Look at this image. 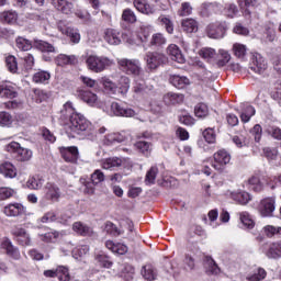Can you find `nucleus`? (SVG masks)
Wrapping results in <instances>:
<instances>
[{
  "label": "nucleus",
  "instance_id": "nucleus-1",
  "mask_svg": "<svg viewBox=\"0 0 281 281\" xmlns=\"http://www.w3.org/2000/svg\"><path fill=\"white\" fill-rule=\"evenodd\" d=\"M64 115L69 116L68 128L70 132H67V135L70 137H76V135H85L86 133H93V125L85 115L77 113L74 103L68 101L64 104L61 110Z\"/></svg>",
  "mask_w": 281,
  "mask_h": 281
},
{
  "label": "nucleus",
  "instance_id": "nucleus-2",
  "mask_svg": "<svg viewBox=\"0 0 281 281\" xmlns=\"http://www.w3.org/2000/svg\"><path fill=\"white\" fill-rule=\"evenodd\" d=\"M86 65L90 71H93V74H102V71L112 67L113 59L106 56L89 55L86 58Z\"/></svg>",
  "mask_w": 281,
  "mask_h": 281
},
{
  "label": "nucleus",
  "instance_id": "nucleus-3",
  "mask_svg": "<svg viewBox=\"0 0 281 281\" xmlns=\"http://www.w3.org/2000/svg\"><path fill=\"white\" fill-rule=\"evenodd\" d=\"M104 179H106L104 172L100 169H95L90 178L81 177L79 181L83 187L85 194L91 195L95 193V186H100V183L104 182Z\"/></svg>",
  "mask_w": 281,
  "mask_h": 281
},
{
  "label": "nucleus",
  "instance_id": "nucleus-4",
  "mask_svg": "<svg viewBox=\"0 0 281 281\" xmlns=\"http://www.w3.org/2000/svg\"><path fill=\"white\" fill-rule=\"evenodd\" d=\"M119 69L127 76H134V78H139L142 76V63L139 59H128L121 58L117 59Z\"/></svg>",
  "mask_w": 281,
  "mask_h": 281
},
{
  "label": "nucleus",
  "instance_id": "nucleus-5",
  "mask_svg": "<svg viewBox=\"0 0 281 281\" xmlns=\"http://www.w3.org/2000/svg\"><path fill=\"white\" fill-rule=\"evenodd\" d=\"M4 150L14 155L16 161H30L34 156V153L30 148L21 147L18 142H11L4 146Z\"/></svg>",
  "mask_w": 281,
  "mask_h": 281
},
{
  "label": "nucleus",
  "instance_id": "nucleus-6",
  "mask_svg": "<svg viewBox=\"0 0 281 281\" xmlns=\"http://www.w3.org/2000/svg\"><path fill=\"white\" fill-rule=\"evenodd\" d=\"M144 60L146 63V68L148 71H155L164 65L168 60L166 55L158 52H147L144 56Z\"/></svg>",
  "mask_w": 281,
  "mask_h": 281
},
{
  "label": "nucleus",
  "instance_id": "nucleus-7",
  "mask_svg": "<svg viewBox=\"0 0 281 281\" xmlns=\"http://www.w3.org/2000/svg\"><path fill=\"white\" fill-rule=\"evenodd\" d=\"M205 32L209 38H214V40L225 38V34L227 33V22L225 21L212 22L206 26Z\"/></svg>",
  "mask_w": 281,
  "mask_h": 281
},
{
  "label": "nucleus",
  "instance_id": "nucleus-8",
  "mask_svg": "<svg viewBox=\"0 0 281 281\" xmlns=\"http://www.w3.org/2000/svg\"><path fill=\"white\" fill-rule=\"evenodd\" d=\"M232 161V155L225 149H220L213 155L212 168L217 172H223Z\"/></svg>",
  "mask_w": 281,
  "mask_h": 281
},
{
  "label": "nucleus",
  "instance_id": "nucleus-9",
  "mask_svg": "<svg viewBox=\"0 0 281 281\" xmlns=\"http://www.w3.org/2000/svg\"><path fill=\"white\" fill-rule=\"evenodd\" d=\"M33 47H35V49H38V52H42V54H44L43 59L46 63H49L54 59V56H48L47 54H56V48L48 42H45L43 40H35L33 43Z\"/></svg>",
  "mask_w": 281,
  "mask_h": 281
},
{
  "label": "nucleus",
  "instance_id": "nucleus-10",
  "mask_svg": "<svg viewBox=\"0 0 281 281\" xmlns=\"http://www.w3.org/2000/svg\"><path fill=\"white\" fill-rule=\"evenodd\" d=\"M60 187L54 182H47L44 187V199L50 203H58L60 201Z\"/></svg>",
  "mask_w": 281,
  "mask_h": 281
},
{
  "label": "nucleus",
  "instance_id": "nucleus-11",
  "mask_svg": "<svg viewBox=\"0 0 281 281\" xmlns=\"http://www.w3.org/2000/svg\"><path fill=\"white\" fill-rule=\"evenodd\" d=\"M59 153L67 164H78V158L80 157V153L78 151V147H61L59 148Z\"/></svg>",
  "mask_w": 281,
  "mask_h": 281
},
{
  "label": "nucleus",
  "instance_id": "nucleus-12",
  "mask_svg": "<svg viewBox=\"0 0 281 281\" xmlns=\"http://www.w3.org/2000/svg\"><path fill=\"white\" fill-rule=\"evenodd\" d=\"M52 3L61 14H74L76 12L74 0H52Z\"/></svg>",
  "mask_w": 281,
  "mask_h": 281
},
{
  "label": "nucleus",
  "instance_id": "nucleus-13",
  "mask_svg": "<svg viewBox=\"0 0 281 281\" xmlns=\"http://www.w3.org/2000/svg\"><path fill=\"white\" fill-rule=\"evenodd\" d=\"M12 235L16 239V241L22 245V247H30L32 245V238L30 237V234L25 231V228L15 226L12 229Z\"/></svg>",
  "mask_w": 281,
  "mask_h": 281
},
{
  "label": "nucleus",
  "instance_id": "nucleus-14",
  "mask_svg": "<svg viewBox=\"0 0 281 281\" xmlns=\"http://www.w3.org/2000/svg\"><path fill=\"white\" fill-rule=\"evenodd\" d=\"M262 251L267 258L278 259L281 258V240L262 246Z\"/></svg>",
  "mask_w": 281,
  "mask_h": 281
},
{
  "label": "nucleus",
  "instance_id": "nucleus-15",
  "mask_svg": "<svg viewBox=\"0 0 281 281\" xmlns=\"http://www.w3.org/2000/svg\"><path fill=\"white\" fill-rule=\"evenodd\" d=\"M250 69L255 74H265L267 71V60H265V57L256 53L251 58Z\"/></svg>",
  "mask_w": 281,
  "mask_h": 281
},
{
  "label": "nucleus",
  "instance_id": "nucleus-16",
  "mask_svg": "<svg viewBox=\"0 0 281 281\" xmlns=\"http://www.w3.org/2000/svg\"><path fill=\"white\" fill-rule=\"evenodd\" d=\"M133 5L137 12H140V14H145L146 16H150V14L157 12L155 5L148 3V0H133Z\"/></svg>",
  "mask_w": 281,
  "mask_h": 281
},
{
  "label": "nucleus",
  "instance_id": "nucleus-17",
  "mask_svg": "<svg viewBox=\"0 0 281 281\" xmlns=\"http://www.w3.org/2000/svg\"><path fill=\"white\" fill-rule=\"evenodd\" d=\"M0 247L4 249L7 256L13 258V260H19V258H21V252L19 251V248L12 245V240H10V238H2Z\"/></svg>",
  "mask_w": 281,
  "mask_h": 281
},
{
  "label": "nucleus",
  "instance_id": "nucleus-18",
  "mask_svg": "<svg viewBox=\"0 0 281 281\" xmlns=\"http://www.w3.org/2000/svg\"><path fill=\"white\" fill-rule=\"evenodd\" d=\"M276 210V200L273 198H266L259 205L261 216H272Z\"/></svg>",
  "mask_w": 281,
  "mask_h": 281
},
{
  "label": "nucleus",
  "instance_id": "nucleus-19",
  "mask_svg": "<svg viewBox=\"0 0 281 281\" xmlns=\"http://www.w3.org/2000/svg\"><path fill=\"white\" fill-rule=\"evenodd\" d=\"M111 111L119 117H133L135 116V110L131 108H125L124 105L113 102L111 104Z\"/></svg>",
  "mask_w": 281,
  "mask_h": 281
},
{
  "label": "nucleus",
  "instance_id": "nucleus-20",
  "mask_svg": "<svg viewBox=\"0 0 281 281\" xmlns=\"http://www.w3.org/2000/svg\"><path fill=\"white\" fill-rule=\"evenodd\" d=\"M167 54L170 56L171 60H175V63H179L180 65L186 63V57L177 44H170L167 48Z\"/></svg>",
  "mask_w": 281,
  "mask_h": 281
},
{
  "label": "nucleus",
  "instance_id": "nucleus-21",
  "mask_svg": "<svg viewBox=\"0 0 281 281\" xmlns=\"http://www.w3.org/2000/svg\"><path fill=\"white\" fill-rule=\"evenodd\" d=\"M58 30H59V32H61V34L69 36L70 41L72 43H80V33H78V31L65 25V22L58 23Z\"/></svg>",
  "mask_w": 281,
  "mask_h": 281
},
{
  "label": "nucleus",
  "instance_id": "nucleus-22",
  "mask_svg": "<svg viewBox=\"0 0 281 281\" xmlns=\"http://www.w3.org/2000/svg\"><path fill=\"white\" fill-rule=\"evenodd\" d=\"M3 214L5 216H21V214H25V206L21 203L8 204L3 209Z\"/></svg>",
  "mask_w": 281,
  "mask_h": 281
},
{
  "label": "nucleus",
  "instance_id": "nucleus-23",
  "mask_svg": "<svg viewBox=\"0 0 281 281\" xmlns=\"http://www.w3.org/2000/svg\"><path fill=\"white\" fill-rule=\"evenodd\" d=\"M122 166H124V160L119 157L105 158L101 161V168H103V170H115V168Z\"/></svg>",
  "mask_w": 281,
  "mask_h": 281
},
{
  "label": "nucleus",
  "instance_id": "nucleus-24",
  "mask_svg": "<svg viewBox=\"0 0 281 281\" xmlns=\"http://www.w3.org/2000/svg\"><path fill=\"white\" fill-rule=\"evenodd\" d=\"M134 148H136L140 155H144V157H148L153 153V143L139 139L134 144Z\"/></svg>",
  "mask_w": 281,
  "mask_h": 281
},
{
  "label": "nucleus",
  "instance_id": "nucleus-25",
  "mask_svg": "<svg viewBox=\"0 0 281 281\" xmlns=\"http://www.w3.org/2000/svg\"><path fill=\"white\" fill-rule=\"evenodd\" d=\"M105 247L112 254H119V256H124V254H127L128 251V246L120 243L115 244L113 240L105 241Z\"/></svg>",
  "mask_w": 281,
  "mask_h": 281
},
{
  "label": "nucleus",
  "instance_id": "nucleus-26",
  "mask_svg": "<svg viewBox=\"0 0 281 281\" xmlns=\"http://www.w3.org/2000/svg\"><path fill=\"white\" fill-rule=\"evenodd\" d=\"M0 175H3L7 179H14L16 177V167L12 162L4 161L0 164Z\"/></svg>",
  "mask_w": 281,
  "mask_h": 281
},
{
  "label": "nucleus",
  "instance_id": "nucleus-27",
  "mask_svg": "<svg viewBox=\"0 0 281 281\" xmlns=\"http://www.w3.org/2000/svg\"><path fill=\"white\" fill-rule=\"evenodd\" d=\"M181 27L187 34H194V32H199V22L194 19L187 18L181 21Z\"/></svg>",
  "mask_w": 281,
  "mask_h": 281
},
{
  "label": "nucleus",
  "instance_id": "nucleus-28",
  "mask_svg": "<svg viewBox=\"0 0 281 281\" xmlns=\"http://www.w3.org/2000/svg\"><path fill=\"white\" fill-rule=\"evenodd\" d=\"M169 82L176 87V89H186V87L190 86V79L186 76L172 75L169 78Z\"/></svg>",
  "mask_w": 281,
  "mask_h": 281
},
{
  "label": "nucleus",
  "instance_id": "nucleus-29",
  "mask_svg": "<svg viewBox=\"0 0 281 281\" xmlns=\"http://www.w3.org/2000/svg\"><path fill=\"white\" fill-rule=\"evenodd\" d=\"M72 231L79 236H93V228L87 226L82 222H75L72 225Z\"/></svg>",
  "mask_w": 281,
  "mask_h": 281
},
{
  "label": "nucleus",
  "instance_id": "nucleus-30",
  "mask_svg": "<svg viewBox=\"0 0 281 281\" xmlns=\"http://www.w3.org/2000/svg\"><path fill=\"white\" fill-rule=\"evenodd\" d=\"M184 100V97L182 93H175V92H168L164 95V102L165 104L175 105V104H181Z\"/></svg>",
  "mask_w": 281,
  "mask_h": 281
},
{
  "label": "nucleus",
  "instance_id": "nucleus-31",
  "mask_svg": "<svg viewBox=\"0 0 281 281\" xmlns=\"http://www.w3.org/2000/svg\"><path fill=\"white\" fill-rule=\"evenodd\" d=\"M104 41L109 43V45H120L122 43V40L120 38V32L108 29L104 33Z\"/></svg>",
  "mask_w": 281,
  "mask_h": 281
},
{
  "label": "nucleus",
  "instance_id": "nucleus-32",
  "mask_svg": "<svg viewBox=\"0 0 281 281\" xmlns=\"http://www.w3.org/2000/svg\"><path fill=\"white\" fill-rule=\"evenodd\" d=\"M126 137L120 133H110L104 136L103 144L105 146H113V144H122Z\"/></svg>",
  "mask_w": 281,
  "mask_h": 281
},
{
  "label": "nucleus",
  "instance_id": "nucleus-33",
  "mask_svg": "<svg viewBox=\"0 0 281 281\" xmlns=\"http://www.w3.org/2000/svg\"><path fill=\"white\" fill-rule=\"evenodd\" d=\"M79 98H80V100L86 102V104H89L90 106H94V104H97V102H98V94H95L89 90L79 91Z\"/></svg>",
  "mask_w": 281,
  "mask_h": 281
},
{
  "label": "nucleus",
  "instance_id": "nucleus-34",
  "mask_svg": "<svg viewBox=\"0 0 281 281\" xmlns=\"http://www.w3.org/2000/svg\"><path fill=\"white\" fill-rule=\"evenodd\" d=\"M204 267L209 276H218V273H221V268H218V266L216 265V261H214L212 257H205Z\"/></svg>",
  "mask_w": 281,
  "mask_h": 281
},
{
  "label": "nucleus",
  "instance_id": "nucleus-35",
  "mask_svg": "<svg viewBox=\"0 0 281 281\" xmlns=\"http://www.w3.org/2000/svg\"><path fill=\"white\" fill-rule=\"evenodd\" d=\"M56 64L59 67H64V65H78V57H76L75 55L60 54L56 58Z\"/></svg>",
  "mask_w": 281,
  "mask_h": 281
},
{
  "label": "nucleus",
  "instance_id": "nucleus-36",
  "mask_svg": "<svg viewBox=\"0 0 281 281\" xmlns=\"http://www.w3.org/2000/svg\"><path fill=\"white\" fill-rule=\"evenodd\" d=\"M231 198L240 205H247L251 201V195L247 191L233 192L231 193Z\"/></svg>",
  "mask_w": 281,
  "mask_h": 281
},
{
  "label": "nucleus",
  "instance_id": "nucleus-37",
  "mask_svg": "<svg viewBox=\"0 0 281 281\" xmlns=\"http://www.w3.org/2000/svg\"><path fill=\"white\" fill-rule=\"evenodd\" d=\"M44 183L45 179L41 178V176H33L26 181V188H29V190H41Z\"/></svg>",
  "mask_w": 281,
  "mask_h": 281
},
{
  "label": "nucleus",
  "instance_id": "nucleus-38",
  "mask_svg": "<svg viewBox=\"0 0 281 281\" xmlns=\"http://www.w3.org/2000/svg\"><path fill=\"white\" fill-rule=\"evenodd\" d=\"M16 95H19V91H16V87L10 82H4L1 98H9L12 100L16 98Z\"/></svg>",
  "mask_w": 281,
  "mask_h": 281
},
{
  "label": "nucleus",
  "instance_id": "nucleus-39",
  "mask_svg": "<svg viewBox=\"0 0 281 281\" xmlns=\"http://www.w3.org/2000/svg\"><path fill=\"white\" fill-rule=\"evenodd\" d=\"M248 188L254 192H262V190H265V184L260 181V177L252 176L248 179Z\"/></svg>",
  "mask_w": 281,
  "mask_h": 281
},
{
  "label": "nucleus",
  "instance_id": "nucleus-40",
  "mask_svg": "<svg viewBox=\"0 0 281 281\" xmlns=\"http://www.w3.org/2000/svg\"><path fill=\"white\" fill-rule=\"evenodd\" d=\"M265 278H267V271L262 268H256L246 276L247 281H260L265 280Z\"/></svg>",
  "mask_w": 281,
  "mask_h": 281
},
{
  "label": "nucleus",
  "instance_id": "nucleus-41",
  "mask_svg": "<svg viewBox=\"0 0 281 281\" xmlns=\"http://www.w3.org/2000/svg\"><path fill=\"white\" fill-rule=\"evenodd\" d=\"M60 236H63L60 232L52 231V232L38 235V238L40 240H42V243H56L58 238H60Z\"/></svg>",
  "mask_w": 281,
  "mask_h": 281
},
{
  "label": "nucleus",
  "instance_id": "nucleus-42",
  "mask_svg": "<svg viewBox=\"0 0 281 281\" xmlns=\"http://www.w3.org/2000/svg\"><path fill=\"white\" fill-rule=\"evenodd\" d=\"M19 19V14L15 11H4L0 13V21L2 23H8L9 25H14Z\"/></svg>",
  "mask_w": 281,
  "mask_h": 281
},
{
  "label": "nucleus",
  "instance_id": "nucleus-43",
  "mask_svg": "<svg viewBox=\"0 0 281 281\" xmlns=\"http://www.w3.org/2000/svg\"><path fill=\"white\" fill-rule=\"evenodd\" d=\"M121 20L124 21V23H130L131 25L137 23V14H135V11L133 9L126 8L123 10Z\"/></svg>",
  "mask_w": 281,
  "mask_h": 281
},
{
  "label": "nucleus",
  "instance_id": "nucleus-44",
  "mask_svg": "<svg viewBox=\"0 0 281 281\" xmlns=\"http://www.w3.org/2000/svg\"><path fill=\"white\" fill-rule=\"evenodd\" d=\"M142 276L147 281L157 280V270H155V267L153 265H145L142 269Z\"/></svg>",
  "mask_w": 281,
  "mask_h": 281
},
{
  "label": "nucleus",
  "instance_id": "nucleus-45",
  "mask_svg": "<svg viewBox=\"0 0 281 281\" xmlns=\"http://www.w3.org/2000/svg\"><path fill=\"white\" fill-rule=\"evenodd\" d=\"M200 56L207 63H214L216 61L217 54L214 48L204 47L200 50Z\"/></svg>",
  "mask_w": 281,
  "mask_h": 281
},
{
  "label": "nucleus",
  "instance_id": "nucleus-46",
  "mask_svg": "<svg viewBox=\"0 0 281 281\" xmlns=\"http://www.w3.org/2000/svg\"><path fill=\"white\" fill-rule=\"evenodd\" d=\"M150 26L142 25L137 31V38L143 43L144 45H148V38H150Z\"/></svg>",
  "mask_w": 281,
  "mask_h": 281
},
{
  "label": "nucleus",
  "instance_id": "nucleus-47",
  "mask_svg": "<svg viewBox=\"0 0 281 281\" xmlns=\"http://www.w3.org/2000/svg\"><path fill=\"white\" fill-rule=\"evenodd\" d=\"M239 221L246 229H254L256 225V223L254 222V218H251V215H249L248 212L239 213Z\"/></svg>",
  "mask_w": 281,
  "mask_h": 281
},
{
  "label": "nucleus",
  "instance_id": "nucleus-48",
  "mask_svg": "<svg viewBox=\"0 0 281 281\" xmlns=\"http://www.w3.org/2000/svg\"><path fill=\"white\" fill-rule=\"evenodd\" d=\"M161 45H166V37L161 33L151 35L149 43H147V47H161Z\"/></svg>",
  "mask_w": 281,
  "mask_h": 281
},
{
  "label": "nucleus",
  "instance_id": "nucleus-49",
  "mask_svg": "<svg viewBox=\"0 0 281 281\" xmlns=\"http://www.w3.org/2000/svg\"><path fill=\"white\" fill-rule=\"evenodd\" d=\"M128 89H131V79L126 76L121 77L119 80L117 93L126 95V93H128Z\"/></svg>",
  "mask_w": 281,
  "mask_h": 281
},
{
  "label": "nucleus",
  "instance_id": "nucleus-50",
  "mask_svg": "<svg viewBox=\"0 0 281 281\" xmlns=\"http://www.w3.org/2000/svg\"><path fill=\"white\" fill-rule=\"evenodd\" d=\"M216 65L217 67H225L229 60H232V55L225 49H220V55L216 57Z\"/></svg>",
  "mask_w": 281,
  "mask_h": 281
},
{
  "label": "nucleus",
  "instance_id": "nucleus-51",
  "mask_svg": "<svg viewBox=\"0 0 281 281\" xmlns=\"http://www.w3.org/2000/svg\"><path fill=\"white\" fill-rule=\"evenodd\" d=\"M262 232L267 238H273V236H281V227L273 225H266Z\"/></svg>",
  "mask_w": 281,
  "mask_h": 281
},
{
  "label": "nucleus",
  "instance_id": "nucleus-52",
  "mask_svg": "<svg viewBox=\"0 0 281 281\" xmlns=\"http://www.w3.org/2000/svg\"><path fill=\"white\" fill-rule=\"evenodd\" d=\"M15 45L21 52H30L32 49V42L25 37H18Z\"/></svg>",
  "mask_w": 281,
  "mask_h": 281
},
{
  "label": "nucleus",
  "instance_id": "nucleus-53",
  "mask_svg": "<svg viewBox=\"0 0 281 281\" xmlns=\"http://www.w3.org/2000/svg\"><path fill=\"white\" fill-rule=\"evenodd\" d=\"M52 75L45 70H40L33 75V82L43 83L49 81Z\"/></svg>",
  "mask_w": 281,
  "mask_h": 281
},
{
  "label": "nucleus",
  "instance_id": "nucleus-54",
  "mask_svg": "<svg viewBox=\"0 0 281 281\" xmlns=\"http://www.w3.org/2000/svg\"><path fill=\"white\" fill-rule=\"evenodd\" d=\"M256 115V109L251 105H246L245 110L240 114V120L244 122V124H247L251 117Z\"/></svg>",
  "mask_w": 281,
  "mask_h": 281
},
{
  "label": "nucleus",
  "instance_id": "nucleus-55",
  "mask_svg": "<svg viewBox=\"0 0 281 281\" xmlns=\"http://www.w3.org/2000/svg\"><path fill=\"white\" fill-rule=\"evenodd\" d=\"M95 260L100 265V267H103L104 269H111V267H113V261H111L109 256L104 254L97 255Z\"/></svg>",
  "mask_w": 281,
  "mask_h": 281
},
{
  "label": "nucleus",
  "instance_id": "nucleus-56",
  "mask_svg": "<svg viewBox=\"0 0 281 281\" xmlns=\"http://www.w3.org/2000/svg\"><path fill=\"white\" fill-rule=\"evenodd\" d=\"M12 124H14V117H12V114L5 111L0 112V126L10 127Z\"/></svg>",
  "mask_w": 281,
  "mask_h": 281
},
{
  "label": "nucleus",
  "instance_id": "nucleus-57",
  "mask_svg": "<svg viewBox=\"0 0 281 281\" xmlns=\"http://www.w3.org/2000/svg\"><path fill=\"white\" fill-rule=\"evenodd\" d=\"M159 172V169L157 167H151L147 173H146V178H145V183L146 186H153L155 184V180L157 179V175Z\"/></svg>",
  "mask_w": 281,
  "mask_h": 281
},
{
  "label": "nucleus",
  "instance_id": "nucleus-58",
  "mask_svg": "<svg viewBox=\"0 0 281 281\" xmlns=\"http://www.w3.org/2000/svg\"><path fill=\"white\" fill-rule=\"evenodd\" d=\"M89 254V246L88 245H81L72 250V258L76 260H79V258H82L83 256H87Z\"/></svg>",
  "mask_w": 281,
  "mask_h": 281
},
{
  "label": "nucleus",
  "instance_id": "nucleus-59",
  "mask_svg": "<svg viewBox=\"0 0 281 281\" xmlns=\"http://www.w3.org/2000/svg\"><path fill=\"white\" fill-rule=\"evenodd\" d=\"M233 54L236 56V58H245V56L247 55V46L238 43L234 44Z\"/></svg>",
  "mask_w": 281,
  "mask_h": 281
},
{
  "label": "nucleus",
  "instance_id": "nucleus-60",
  "mask_svg": "<svg viewBox=\"0 0 281 281\" xmlns=\"http://www.w3.org/2000/svg\"><path fill=\"white\" fill-rule=\"evenodd\" d=\"M5 65H7V69H9V71H11V74H16V71L19 69V64L16 63V57L9 55L5 58Z\"/></svg>",
  "mask_w": 281,
  "mask_h": 281
},
{
  "label": "nucleus",
  "instance_id": "nucleus-61",
  "mask_svg": "<svg viewBox=\"0 0 281 281\" xmlns=\"http://www.w3.org/2000/svg\"><path fill=\"white\" fill-rule=\"evenodd\" d=\"M101 82L104 87V90L108 93H117V86H115V83L113 81H111V79L104 77L101 79Z\"/></svg>",
  "mask_w": 281,
  "mask_h": 281
},
{
  "label": "nucleus",
  "instance_id": "nucleus-62",
  "mask_svg": "<svg viewBox=\"0 0 281 281\" xmlns=\"http://www.w3.org/2000/svg\"><path fill=\"white\" fill-rule=\"evenodd\" d=\"M104 229L106 234H110L111 236H122V234H124V232L117 228V226H115V224L112 222H106Z\"/></svg>",
  "mask_w": 281,
  "mask_h": 281
},
{
  "label": "nucleus",
  "instance_id": "nucleus-63",
  "mask_svg": "<svg viewBox=\"0 0 281 281\" xmlns=\"http://www.w3.org/2000/svg\"><path fill=\"white\" fill-rule=\"evenodd\" d=\"M57 278L59 281H69V268L65 266L57 267Z\"/></svg>",
  "mask_w": 281,
  "mask_h": 281
},
{
  "label": "nucleus",
  "instance_id": "nucleus-64",
  "mask_svg": "<svg viewBox=\"0 0 281 281\" xmlns=\"http://www.w3.org/2000/svg\"><path fill=\"white\" fill-rule=\"evenodd\" d=\"M195 117H207L210 110L204 103H199L194 109Z\"/></svg>",
  "mask_w": 281,
  "mask_h": 281
}]
</instances>
